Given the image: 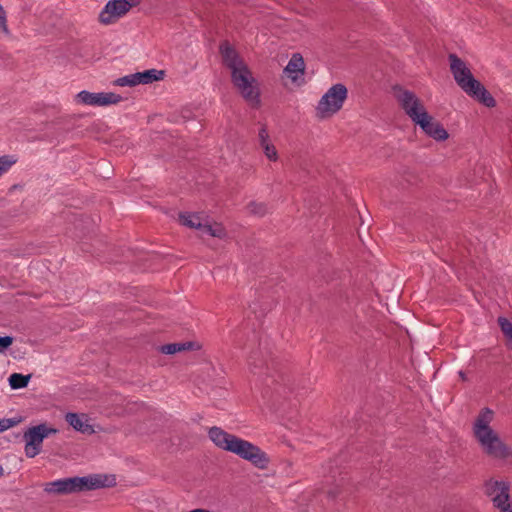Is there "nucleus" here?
<instances>
[{"label":"nucleus","mask_w":512,"mask_h":512,"mask_svg":"<svg viewBox=\"0 0 512 512\" xmlns=\"http://www.w3.org/2000/svg\"><path fill=\"white\" fill-rule=\"evenodd\" d=\"M208 437L218 448L237 455L258 469L265 470L270 464V457L259 446L230 434L220 427H211L208 430Z\"/></svg>","instance_id":"f257e3e1"},{"label":"nucleus","mask_w":512,"mask_h":512,"mask_svg":"<svg viewBox=\"0 0 512 512\" xmlns=\"http://www.w3.org/2000/svg\"><path fill=\"white\" fill-rule=\"evenodd\" d=\"M450 70L458 86L470 97L488 108L496 106V100L488 90L476 80L465 62L456 54L449 55Z\"/></svg>","instance_id":"f03ea898"},{"label":"nucleus","mask_w":512,"mask_h":512,"mask_svg":"<svg viewBox=\"0 0 512 512\" xmlns=\"http://www.w3.org/2000/svg\"><path fill=\"white\" fill-rule=\"evenodd\" d=\"M492 420L493 411L490 408H483L473 426L474 436L488 456L497 459H506L509 456V449L498 434L490 427Z\"/></svg>","instance_id":"7ed1b4c3"},{"label":"nucleus","mask_w":512,"mask_h":512,"mask_svg":"<svg viewBox=\"0 0 512 512\" xmlns=\"http://www.w3.org/2000/svg\"><path fill=\"white\" fill-rule=\"evenodd\" d=\"M347 94L346 86L341 83L330 87L321 97L315 108L316 118L319 120L328 119L339 112L343 107Z\"/></svg>","instance_id":"20e7f679"},{"label":"nucleus","mask_w":512,"mask_h":512,"mask_svg":"<svg viewBox=\"0 0 512 512\" xmlns=\"http://www.w3.org/2000/svg\"><path fill=\"white\" fill-rule=\"evenodd\" d=\"M231 80L241 96L252 107L258 108L260 106V91L247 65L240 66L239 69L232 71Z\"/></svg>","instance_id":"39448f33"},{"label":"nucleus","mask_w":512,"mask_h":512,"mask_svg":"<svg viewBox=\"0 0 512 512\" xmlns=\"http://www.w3.org/2000/svg\"><path fill=\"white\" fill-rule=\"evenodd\" d=\"M57 432V429L48 426L46 423L29 427L23 434V440L25 442L24 452L26 457L34 458L40 454L44 439L50 435L56 434Z\"/></svg>","instance_id":"423d86ee"},{"label":"nucleus","mask_w":512,"mask_h":512,"mask_svg":"<svg viewBox=\"0 0 512 512\" xmlns=\"http://www.w3.org/2000/svg\"><path fill=\"white\" fill-rule=\"evenodd\" d=\"M394 95L406 115L415 123L422 113H427L422 101L410 90L395 86Z\"/></svg>","instance_id":"0eeeda50"},{"label":"nucleus","mask_w":512,"mask_h":512,"mask_svg":"<svg viewBox=\"0 0 512 512\" xmlns=\"http://www.w3.org/2000/svg\"><path fill=\"white\" fill-rule=\"evenodd\" d=\"M72 493L113 487L116 485L114 475L93 474L85 477H72Z\"/></svg>","instance_id":"6e6552de"},{"label":"nucleus","mask_w":512,"mask_h":512,"mask_svg":"<svg viewBox=\"0 0 512 512\" xmlns=\"http://www.w3.org/2000/svg\"><path fill=\"white\" fill-rule=\"evenodd\" d=\"M121 99V96L115 93H92L86 90L79 92L75 97L77 103L89 106H107L117 104Z\"/></svg>","instance_id":"1a4fd4ad"},{"label":"nucleus","mask_w":512,"mask_h":512,"mask_svg":"<svg viewBox=\"0 0 512 512\" xmlns=\"http://www.w3.org/2000/svg\"><path fill=\"white\" fill-rule=\"evenodd\" d=\"M131 8L127 0H110L99 14V21L108 25L116 22Z\"/></svg>","instance_id":"9d476101"},{"label":"nucleus","mask_w":512,"mask_h":512,"mask_svg":"<svg viewBox=\"0 0 512 512\" xmlns=\"http://www.w3.org/2000/svg\"><path fill=\"white\" fill-rule=\"evenodd\" d=\"M415 124L419 125L426 135L436 141H444L449 137V134L443 125L439 121L434 120L428 112L422 113L421 117L415 122Z\"/></svg>","instance_id":"9b49d317"},{"label":"nucleus","mask_w":512,"mask_h":512,"mask_svg":"<svg viewBox=\"0 0 512 512\" xmlns=\"http://www.w3.org/2000/svg\"><path fill=\"white\" fill-rule=\"evenodd\" d=\"M219 50L223 64L229 68L231 72L239 69L240 66L246 65L238 52L229 44V42L225 41L221 43Z\"/></svg>","instance_id":"f8f14e48"},{"label":"nucleus","mask_w":512,"mask_h":512,"mask_svg":"<svg viewBox=\"0 0 512 512\" xmlns=\"http://www.w3.org/2000/svg\"><path fill=\"white\" fill-rule=\"evenodd\" d=\"M65 421L78 432L88 435L95 433L87 414L69 412L65 415Z\"/></svg>","instance_id":"ddd939ff"},{"label":"nucleus","mask_w":512,"mask_h":512,"mask_svg":"<svg viewBox=\"0 0 512 512\" xmlns=\"http://www.w3.org/2000/svg\"><path fill=\"white\" fill-rule=\"evenodd\" d=\"M305 72V63L302 55L300 53L292 54L288 64L284 68V73L289 77L293 82H296L299 77H302Z\"/></svg>","instance_id":"4468645a"},{"label":"nucleus","mask_w":512,"mask_h":512,"mask_svg":"<svg viewBox=\"0 0 512 512\" xmlns=\"http://www.w3.org/2000/svg\"><path fill=\"white\" fill-rule=\"evenodd\" d=\"M494 508L500 512H512V498L510 496V484L507 482L499 493L491 499Z\"/></svg>","instance_id":"2eb2a0df"},{"label":"nucleus","mask_w":512,"mask_h":512,"mask_svg":"<svg viewBox=\"0 0 512 512\" xmlns=\"http://www.w3.org/2000/svg\"><path fill=\"white\" fill-rule=\"evenodd\" d=\"M202 345L197 341H186L162 345V354L172 355L184 351H198Z\"/></svg>","instance_id":"dca6fc26"},{"label":"nucleus","mask_w":512,"mask_h":512,"mask_svg":"<svg viewBox=\"0 0 512 512\" xmlns=\"http://www.w3.org/2000/svg\"><path fill=\"white\" fill-rule=\"evenodd\" d=\"M44 490L54 494H70L72 493L71 478H65L49 482L45 485Z\"/></svg>","instance_id":"f3484780"},{"label":"nucleus","mask_w":512,"mask_h":512,"mask_svg":"<svg viewBox=\"0 0 512 512\" xmlns=\"http://www.w3.org/2000/svg\"><path fill=\"white\" fill-rule=\"evenodd\" d=\"M258 352H254L249 357V366L254 374H265L267 376H273L270 372V366L267 362H263L258 359Z\"/></svg>","instance_id":"a211bd4d"},{"label":"nucleus","mask_w":512,"mask_h":512,"mask_svg":"<svg viewBox=\"0 0 512 512\" xmlns=\"http://www.w3.org/2000/svg\"><path fill=\"white\" fill-rule=\"evenodd\" d=\"M137 85L151 84L160 79V71L157 69H149L143 72H136Z\"/></svg>","instance_id":"6ab92c4d"},{"label":"nucleus","mask_w":512,"mask_h":512,"mask_svg":"<svg viewBox=\"0 0 512 512\" xmlns=\"http://www.w3.org/2000/svg\"><path fill=\"white\" fill-rule=\"evenodd\" d=\"M506 481H499L495 479H489L485 481L484 483V493L486 496L492 497L495 496V494L499 493L502 487L506 484Z\"/></svg>","instance_id":"aec40b11"},{"label":"nucleus","mask_w":512,"mask_h":512,"mask_svg":"<svg viewBox=\"0 0 512 512\" xmlns=\"http://www.w3.org/2000/svg\"><path fill=\"white\" fill-rule=\"evenodd\" d=\"M179 221L182 225L188 228H195L197 230L201 224V218L199 214L181 213L179 215Z\"/></svg>","instance_id":"412c9836"},{"label":"nucleus","mask_w":512,"mask_h":512,"mask_svg":"<svg viewBox=\"0 0 512 512\" xmlns=\"http://www.w3.org/2000/svg\"><path fill=\"white\" fill-rule=\"evenodd\" d=\"M198 230L201 231L202 234H207L218 238H221L225 235L224 228L221 225L212 226L211 224L201 222Z\"/></svg>","instance_id":"4be33fe9"},{"label":"nucleus","mask_w":512,"mask_h":512,"mask_svg":"<svg viewBox=\"0 0 512 512\" xmlns=\"http://www.w3.org/2000/svg\"><path fill=\"white\" fill-rule=\"evenodd\" d=\"M30 375H22L19 373H13L9 377V384L13 389L24 388L28 385Z\"/></svg>","instance_id":"5701e85b"},{"label":"nucleus","mask_w":512,"mask_h":512,"mask_svg":"<svg viewBox=\"0 0 512 512\" xmlns=\"http://www.w3.org/2000/svg\"><path fill=\"white\" fill-rule=\"evenodd\" d=\"M114 84L117 86H121V87H124V86L134 87L137 85L136 74L133 73V74H129V75L120 77L114 81Z\"/></svg>","instance_id":"b1692460"},{"label":"nucleus","mask_w":512,"mask_h":512,"mask_svg":"<svg viewBox=\"0 0 512 512\" xmlns=\"http://www.w3.org/2000/svg\"><path fill=\"white\" fill-rule=\"evenodd\" d=\"M247 209L251 214L257 215V216H264L267 213V206L264 203H258V202H250L247 206Z\"/></svg>","instance_id":"393cba45"},{"label":"nucleus","mask_w":512,"mask_h":512,"mask_svg":"<svg viewBox=\"0 0 512 512\" xmlns=\"http://www.w3.org/2000/svg\"><path fill=\"white\" fill-rule=\"evenodd\" d=\"M498 324L504 336L511 340L512 339V323L505 317L498 318Z\"/></svg>","instance_id":"a878e982"},{"label":"nucleus","mask_w":512,"mask_h":512,"mask_svg":"<svg viewBox=\"0 0 512 512\" xmlns=\"http://www.w3.org/2000/svg\"><path fill=\"white\" fill-rule=\"evenodd\" d=\"M264 150V154L270 161H277L278 153L275 146L271 143L261 146Z\"/></svg>","instance_id":"bb28decb"},{"label":"nucleus","mask_w":512,"mask_h":512,"mask_svg":"<svg viewBox=\"0 0 512 512\" xmlns=\"http://www.w3.org/2000/svg\"><path fill=\"white\" fill-rule=\"evenodd\" d=\"M15 162L16 160L9 156L0 157V176L6 173Z\"/></svg>","instance_id":"cd10ccee"},{"label":"nucleus","mask_w":512,"mask_h":512,"mask_svg":"<svg viewBox=\"0 0 512 512\" xmlns=\"http://www.w3.org/2000/svg\"><path fill=\"white\" fill-rule=\"evenodd\" d=\"M18 423H19V420L12 419V418L0 419V433L16 426Z\"/></svg>","instance_id":"c85d7f7f"},{"label":"nucleus","mask_w":512,"mask_h":512,"mask_svg":"<svg viewBox=\"0 0 512 512\" xmlns=\"http://www.w3.org/2000/svg\"><path fill=\"white\" fill-rule=\"evenodd\" d=\"M0 33H4L6 35L9 34V29L7 26L6 12L4 11L1 4H0Z\"/></svg>","instance_id":"c756f323"},{"label":"nucleus","mask_w":512,"mask_h":512,"mask_svg":"<svg viewBox=\"0 0 512 512\" xmlns=\"http://www.w3.org/2000/svg\"><path fill=\"white\" fill-rule=\"evenodd\" d=\"M258 138H259L260 146L270 143L269 142V134H268V131H267V128L265 125H262L261 129L259 130Z\"/></svg>","instance_id":"7c9ffc66"},{"label":"nucleus","mask_w":512,"mask_h":512,"mask_svg":"<svg viewBox=\"0 0 512 512\" xmlns=\"http://www.w3.org/2000/svg\"><path fill=\"white\" fill-rule=\"evenodd\" d=\"M13 343V338L10 336L0 337V353L4 352Z\"/></svg>","instance_id":"2f4dec72"},{"label":"nucleus","mask_w":512,"mask_h":512,"mask_svg":"<svg viewBox=\"0 0 512 512\" xmlns=\"http://www.w3.org/2000/svg\"><path fill=\"white\" fill-rule=\"evenodd\" d=\"M459 376L462 379V381H466L467 380V376H466V374L463 371L459 372Z\"/></svg>","instance_id":"473e14b6"},{"label":"nucleus","mask_w":512,"mask_h":512,"mask_svg":"<svg viewBox=\"0 0 512 512\" xmlns=\"http://www.w3.org/2000/svg\"><path fill=\"white\" fill-rule=\"evenodd\" d=\"M182 118H183V120H184V121H186L189 117H188V116L183 115V116H182Z\"/></svg>","instance_id":"72a5a7b5"},{"label":"nucleus","mask_w":512,"mask_h":512,"mask_svg":"<svg viewBox=\"0 0 512 512\" xmlns=\"http://www.w3.org/2000/svg\"><path fill=\"white\" fill-rule=\"evenodd\" d=\"M164 74H165V72L162 70V72H161L162 79L164 78Z\"/></svg>","instance_id":"f704fd0d"}]
</instances>
